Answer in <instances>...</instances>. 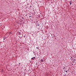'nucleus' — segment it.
Wrapping results in <instances>:
<instances>
[{"label": "nucleus", "mask_w": 76, "mask_h": 76, "mask_svg": "<svg viewBox=\"0 0 76 76\" xmlns=\"http://www.w3.org/2000/svg\"><path fill=\"white\" fill-rule=\"evenodd\" d=\"M18 35H21V34H20V32H18Z\"/></svg>", "instance_id": "1"}, {"label": "nucleus", "mask_w": 76, "mask_h": 76, "mask_svg": "<svg viewBox=\"0 0 76 76\" xmlns=\"http://www.w3.org/2000/svg\"><path fill=\"white\" fill-rule=\"evenodd\" d=\"M40 61L41 62H44V60H43V59H42V60H41Z\"/></svg>", "instance_id": "2"}, {"label": "nucleus", "mask_w": 76, "mask_h": 76, "mask_svg": "<svg viewBox=\"0 0 76 76\" xmlns=\"http://www.w3.org/2000/svg\"><path fill=\"white\" fill-rule=\"evenodd\" d=\"M36 48L38 50V49L39 50V48L38 47H36Z\"/></svg>", "instance_id": "3"}, {"label": "nucleus", "mask_w": 76, "mask_h": 76, "mask_svg": "<svg viewBox=\"0 0 76 76\" xmlns=\"http://www.w3.org/2000/svg\"><path fill=\"white\" fill-rule=\"evenodd\" d=\"M31 59H32V60H34V57H33V58H32Z\"/></svg>", "instance_id": "4"}, {"label": "nucleus", "mask_w": 76, "mask_h": 76, "mask_svg": "<svg viewBox=\"0 0 76 76\" xmlns=\"http://www.w3.org/2000/svg\"><path fill=\"white\" fill-rule=\"evenodd\" d=\"M6 39V37H3L4 40V39Z\"/></svg>", "instance_id": "5"}, {"label": "nucleus", "mask_w": 76, "mask_h": 76, "mask_svg": "<svg viewBox=\"0 0 76 76\" xmlns=\"http://www.w3.org/2000/svg\"><path fill=\"white\" fill-rule=\"evenodd\" d=\"M70 5H72V3L71 2V1H70Z\"/></svg>", "instance_id": "6"}, {"label": "nucleus", "mask_w": 76, "mask_h": 76, "mask_svg": "<svg viewBox=\"0 0 76 76\" xmlns=\"http://www.w3.org/2000/svg\"><path fill=\"white\" fill-rule=\"evenodd\" d=\"M37 25H38V26H39V24H37Z\"/></svg>", "instance_id": "7"}, {"label": "nucleus", "mask_w": 76, "mask_h": 76, "mask_svg": "<svg viewBox=\"0 0 76 76\" xmlns=\"http://www.w3.org/2000/svg\"><path fill=\"white\" fill-rule=\"evenodd\" d=\"M65 68H66V67H64V68H63V69H65Z\"/></svg>", "instance_id": "8"}, {"label": "nucleus", "mask_w": 76, "mask_h": 76, "mask_svg": "<svg viewBox=\"0 0 76 76\" xmlns=\"http://www.w3.org/2000/svg\"><path fill=\"white\" fill-rule=\"evenodd\" d=\"M32 7V6H30L29 7Z\"/></svg>", "instance_id": "9"}, {"label": "nucleus", "mask_w": 76, "mask_h": 76, "mask_svg": "<svg viewBox=\"0 0 76 76\" xmlns=\"http://www.w3.org/2000/svg\"><path fill=\"white\" fill-rule=\"evenodd\" d=\"M66 73H67V71H66Z\"/></svg>", "instance_id": "10"}, {"label": "nucleus", "mask_w": 76, "mask_h": 76, "mask_svg": "<svg viewBox=\"0 0 76 76\" xmlns=\"http://www.w3.org/2000/svg\"><path fill=\"white\" fill-rule=\"evenodd\" d=\"M34 59H35V57H34Z\"/></svg>", "instance_id": "11"}, {"label": "nucleus", "mask_w": 76, "mask_h": 76, "mask_svg": "<svg viewBox=\"0 0 76 76\" xmlns=\"http://www.w3.org/2000/svg\"><path fill=\"white\" fill-rule=\"evenodd\" d=\"M29 18H31V16H29Z\"/></svg>", "instance_id": "12"}, {"label": "nucleus", "mask_w": 76, "mask_h": 76, "mask_svg": "<svg viewBox=\"0 0 76 76\" xmlns=\"http://www.w3.org/2000/svg\"><path fill=\"white\" fill-rule=\"evenodd\" d=\"M24 37H25V36H24Z\"/></svg>", "instance_id": "13"}, {"label": "nucleus", "mask_w": 76, "mask_h": 76, "mask_svg": "<svg viewBox=\"0 0 76 76\" xmlns=\"http://www.w3.org/2000/svg\"><path fill=\"white\" fill-rule=\"evenodd\" d=\"M20 64V63H19V64Z\"/></svg>", "instance_id": "14"}, {"label": "nucleus", "mask_w": 76, "mask_h": 76, "mask_svg": "<svg viewBox=\"0 0 76 76\" xmlns=\"http://www.w3.org/2000/svg\"><path fill=\"white\" fill-rule=\"evenodd\" d=\"M68 71H69V69H68Z\"/></svg>", "instance_id": "15"}, {"label": "nucleus", "mask_w": 76, "mask_h": 76, "mask_svg": "<svg viewBox=\"0 0 76 76\" xmlns=\"http://www.w3.org/2000/svg\"><path fill=\"white\" fill-rule=\"evenodd\" d=\"M3 69H2V71H3Z\"/></svg>", "instance_id": "16"}, {"label": "nucleus", "mask_w": 76, "mask_h": 76, "mask_svg": "<svg viewBox=\"0 0 76 76\" xmlns=\"http://www.w3.org/2000/svg\"><path fill=\"white\" fill-rule=\"evenodd\" d=\"M10 33H11V34H12V32H10Z\"/></svg>", "instance_id": "17"}, {"label": "nucleus", "mask_w": 76, "mask_h": 76, "mask_svg": "<svg viewBox=\"0 0 76 76\" xmlns=\"http://www.w3.org/2000/svg\"><path fill=\"white\" fill-rule=\"evenodd\" d=\"M73 65V64H72V65Z\"/></svg>", "instance_id": "18"}, {"label": "nucleus", "mask_w": 76, "mask_h": 76, "mask_svg": "<svg viewBox=\"0 0 76 76\" xmlns=\"http://www.w3.org/2000/svg\"><path fill=\"white\" fill-rule=\"evenodd\" d=\"M66 75V74H65V75Z\"/></svg>", "instance_id": "19"}, {"label": "nucleus", "mask_w": 76, "mask_h": 76, "mask_svg": "<svg viewBox=\"0 0 76 76\" xmlns=\"http://www.w3.org/2000/svg\"><path fill=\"white\" fill-rule=\"evenodd\" d=\"M51 35H52V36H53V35H52V34H51Z\"/></svg>", "instance_id": "20"}, {"label": "nucleus", "mask_w": 76, "mask_h": 76, "mask_svg": "<svg viewBox=\"0 0 76 76\" xmlns=\"http://www.w3.org/2000/svg\"><path fill=\"white\" fill-rule=\"evenodd\" d=\"M64 72H65V70H64Z\"/></svg>", "instance_id": "21"}, {"label": "nucleus", "mask_w": 76, "mask_h": 76, "mask_svg": "<svg viewBox=\"0 0 76 76\" xmlns=\"http://www.w3.org/2000/svg\"><path fill=\"white\" fill-rule=\"evenodd\" d=\"M71 58H72V57H71Z\"/></svg>", "instance_id": "22"}]
</instances>
